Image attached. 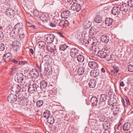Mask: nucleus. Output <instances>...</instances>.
Segmentation results:
<instances>
[{
	"instance_id": "nucleus-1",
	"label": "nucleus",
	"mask_w": 133,
	"mask_h": 133,
	"mask_svg": "<svg viewBox=\"0 0 133 133\" xmlns=\"http://www.w3.org/2000/svg\"><path fill=\"white\" fill-rule=\"evenodd\" d=\"M120 8H119L117 6L114 7L111 10L112 14L114 15H117V17L122 18V13L120 11Z\"/></svg>"
},
{
	"instance_id": "nucleus-2",
	"label": "nucleus",
	"mask_w": 133,
	"mask_h": 133,
	"mask_svg": "<svg viewBox=\"0 0 133 133\" xmlns=\"http://www.w3.org/2000/svg\"><path fill=\"white\" fill-rule=\"evenodd\" d=\"M17 96L16 95L11 94L8 96V100L10 103H14L17 101Z\"/></svg>"
},
{
	"instance_id": "nucleus-3",
	"label": "nucleus",
	"mask_w": 133,
	"mask_h": 133,
	"mask_svg": "<svg viewBox=\"0 0 133 133\" xmlns=\"http://www.w3.org/2000/svg\"><path fill=\"white\" fill-rule=\"evenodd\" d=\"M54 38L55 36L53 34H48L46 35V37L45 38V41L48 43H51L53 42Z\"/></svg>"
},
{
	"instance_id": "nucleus-4",
	"label": "nucleus",
	"mask_w": 133,
	"mask_h": 133,
	"mask_svg": "<svg viewBox=\"0 0 133 133\" xmlns=\"http://www.w3.org/2000/svg\"><path fill=\"white\" fill-rule=\"evenodd\" d=\"M21 84L20 85H14L11 88V89L12 91L15 92L16 94H18L21 90Z\"/></svg>"
},
{
	"instance_id": "nucleus-5",
	"label": "nucleus",
	"mask_w": 133,
	"mask_h": 133,
	"mask_svg": "<svg viewBox=\"0 0 133 133\" xmlns=\"http://www.w3.org/2000/svg\"><path fill=\"white\" fill-rule=\"evenodd\" d=\"M5 14L8 16L13 17L15 15V12L11 8H8L6 10Z\"/></svg>"
},
{
	"instance_id": "nucleus-6",
	"label": "nucleus",
	"mask_w": 133,
	"mask_h": 133,
	"mask_svg": "<svg viewBox=\"0 0 133 133\" xmlns=\"http://www.w3.org/2000/svg\"><path fill=\"white\" fill-rule=\"evenodd\" d=\"M19 32L18 30L15 29L13 30L10 34V36L13 39H16L18 37V36L19 35Z\"/></svg>"
},
{
	"instance_id": "nucleus-7",
	"label": "nucleus",
	"mask_w": 133,
	"mask_h": 133,
	"mask_svg": "<svg viewBox=\"0 0 133 133\" xmlns=\"http://www.w3.org/2000/svg\"><path fill=\"white\" fill-rule=\"evenodd\" d=\"M37 90L36 84L33 83L29 85L28 88V92L31 93H34Z\"/></svg>"
},
{
	"instance_id": "nucleus-8",
	"label": "nucleus",
	"mask_w": 133,
	"mask_h": 133,
	"mask_svg": "<svg viewBox=\"0 0 133 133\" xmlns=\"http://www.w3.org/2000/svg\"><path fill=\"white\" fill-rule=\"evenodd\" d=\"M81 8V7L80 5L77 3H74L71 6V10L76 11H79Z\"/></svg>"
},
{
	"instance_id": "nucleus-9",
	"label": "nucleus",
	"mask_w": 133,
	"mask_h": 133,
	"mask_svg": "<svg viewBox=\"0 0 133 133\" xmlns=\"http://www.w3.org/2000/svg\"><path fill=\"white\" fill-rule=\"evenodd\" d=\"M15 29L18 30L19 32L23 31V25L22 23H18L14 26Z\"/></svg>"
},
{
	"instance_id": "nucleus-10",
	"label": "nucleus",
	"mask_w": 133,
	"mask_h": 133,
	"mask_svg": "<svg viewBox=\"0 0 133 133\" xmlns=\"http://www.w3.org/2000/svg\"><path fill=\"white\" fill-rule=\"evenodd\" d=\"M99 71L98 69L92 70L90 72L91 76L93 77H96L98 76L99 74Z\"/></svg>"
},
{
	"instance_id": "nucleus-11",
	"label": "nucleus",
	"mask_w": 133,
	"mask_h": 133,
	"mask_svg": "<svg viewBox=\"0 0 133 133\" xmlns=\"http://www.w3.org/2000/svg\"><path fill=\"white\" fill-rule=\"evenodd\" d=\"M89 66L91 69H95L98 66L97 63L95 61L89 62L88 63Z\"/></svg>"
},
{
	"instance_id": "nucleus-12",
	"label": "nucleus",
	"mask_w": 133,
	"mask_h": 133,
	"mask_svg": "<svg viewBox=\"0 0 133 133\" xmlns=\"http://www.w3.org/2000/svg\"><path fill=\"white\" fill-rule=\"evenodd\" d=\"M98 32L97 30V27L96 26L91 28L89 31V34L91 35H93L97 33L98 34Z\"/></svg>"
},
{
	"instance_id": "nucleus-13",
	"label": "nucleus",
	"mask_w": 133,
	"mask_h": 133,
	"mask_svg": "<svg viewBox=\"0 0 133 133\" xmlns=\"http://www.w3.org/2000/svg\"><path fill=\"white\" fill-rule=\"evenodd\" d=\"M79 52L77 49L73 47L70 51V54L71 56L72 57L74 55L77 56L79 55Z\"/></svg>"
},
{
	"instance_id": "nucleus-14",
	"label": "nucleus",
	"mask_w": 133,
	"mask_h": 133,
	"mask_svg": "<svg viewBox=\"0 0 133 133\" xmlns=\"http://www.w3.org/2000/svg\"><path fill=\"white\" fill-rule=\"evenodd\" d=\"M18 100L20 102V103L22 105H24L26 100V98L24 97H21V96H18Z\"/></svg>"
},
{
	"instance_id": "nucleus-15",
	"label": "nucleus",
	"mask_w": 133,
	"mask_h": 133,
	"mask_svg": "<svg viewBox=\"0 0 133 133\" xmlns=\"http://www.w3.org/2000/svg\"><path fill=\"white\" fill-rule=\"evenodd\" d=\"M113 70H111V73L112 75L115 76L116 75L117 73L119 71V68L117 66L114 65L113 66Z\"/></svg>"
},
{
	"instance_id": "nucleus-16",
	"label": "nucleus",
	"mask_w": 133,
	"mask_h": 133,
	"mask_svg": "<svg viewBox=\"0 0 133 133\" xmlns=\"http://www.w3.org/2000/svg\"><path fill=\"white\" fill-rule=\"evenodd\" d=\"M17 80L18 82H22L24 79V75L23 74L18 73L17 74Z\"/></svg>"
},
{
	"instance_id": "nucleus-17",
	"label": "nucleus",
	"mask_w": 133,
	"mask_h": 133,
	"mask_svg": "<svg viewBox=\"0 0 133 133\" xmlns=\"http://www.w3.org/2000/svg\"><path fill=\"white\" fill-rule=\"evenodd\" d=\"M120 9L121 11H122L126 12L129 10V6L128 4H122L121 6Z\"/></svg>"
},
{
	"instance_id": "nucleus-18",
	"label": "nucleus",
	"mask_w": 133,
	"mask_h": 133,
	"mask_svg": "<svg viewBox=\"0 0 133 133\" xmlns=\"http://www.w3.org/2000/svg\"><path fill=\"white\" fill-rule=\"evenodd\" d=\"M98 99L95 97H92L91 99V102L94 106H96L98 103Z\"/></svg>"
},
{
	"instance_id": "nucleus-19",
	"label": "nucleus",
	"mask_w": 133,
	"mask_h": 133,
	"mask_svg": "<svg viewBox=\"0 0 133 133\" xmlns=\"http://www.w3.org/2000/svg\"><path fill=\"white\" fill-rule=\"evenodd\" d=\"M46 45L47 50L51 53H54L55 50L53 48V45L52 44H48Z\"/></svg>"
},
{
	"instance_id": "nucleus-20",
	"label": "nucleus",
	"mask_w": 133,
	"mask_h": 133,
	"mask_svg": "<svg viewBox=\"0 0 133 133\" xmlns=\"http://www.w3.org/2000/svg\"><path fill=\"white\" fill-rule=\"evenodd\" d=\"M116 103V99L114 97L110 98L108 101V104L110 105L113 106V105Z\"/></svg>"
},
{
	"instance_id": "nucleus-21",
	"label": "nucleus",
	"mask_w": 133,
	"mask_h": 133,
	"mask_svg": "<svg viewBox=\"0 0 133 133\" xmlns=\"http://www.w3.org/2000/svg\"><path fill=\"white\" fill-rule=\"evenodd\" d=\"M101 41L105 43H107L109 41V37L106 35H104L101 36Z\"/></svg>"
},
{
	"instance_id": "nucleus-22",
	"label": "nucleus",
	"mask_w": 133,
	"mask_h": 133,
	"mask_svg": "<svg viewBox=\"0 0 133 133\" xmlns=\"http://www.w3.org/2000/svg\"><path fill=\"white\" fill-rule=\"evenodd\" d=\"M30 74L32 77H34L35 78L37 77V76L38 75V73L36 70L35 69H33L29 72Z\"/></svg>"
},
{
	"instance_id": "nucleus-23",
	"label": "nucleus",
	"mask_w": 133,
	"mask_h": 133,
	"mask_svg": "<svg viewBox=\"0 0 133 133\" xmlns=\"http://www.w3.org/2000/svg\"><path fill=\"white\" fill-rule=\"evenodd\" d=\"M98 55L100 58H104L106 57L107 54L105 52L102 50L98 52Z\"/></svg>"
},
{
	"instance_id": "nucleus-24",
	"label": "nucleus",
	"mask_w": 133,
	"mask_h": 133,
	"mask_svg": "<svg viewBox=\"0 0 133 133\" xmlns=\"http://www.w3.org/2000/svg\"><path fill=\"white\" fill-rule=\"evenodd\" d=\"M70 14L68 11H64L62 13L61 16L62 17L67 18L69 17Z\"/></svg>"
},
{
	"instance_id": "nucleus-25",
	"label": "nucleus",
	"mask_w": 133,
	"mask_h": 133,
	"mask_svg": "<svg viewBox=\"0 0 133 133\" xmlns=\"http://www.w3.org/2000/svg\"><path fill=\"white\" fill-rule=\"evenodd\" d=\"M105 22L106 26H108L111 25L112 23V19L111 18H107Z\"/></svg>"
},
{
	"instance_id": "nucleus-26",
	"label": "nucleus",
	"mask_w": 133,
	"mask_h": 133,
	"mask_svg": "<svg viewBox=\"0 0 133 133\" xmlns=\"http://www.w3.org/2000/svg\"><path fill=\"white\" fill-rule=\"evenodd\" d=\"M103 127L104 129L106 130H110L109 129L110 124V123L107 122H105L102 124Z\"/></svg>"
},
{
	"instance_id": "nucleus-27",
	"label": "nucleus",
	"mask_w": 133,
	"mask_h": 133,
	"mask_svg": "<svg viewBox=\"0 0 133 133\" xmlns=\"http://www.w3.org/2000/svg\"><path fill=\"white\" fill-rule=\"evenodd\" d=\"M41 88L42 89H45L47 86V82L45 81H42L40 83Z\"/></svg>"
},
{
	"instance_id": "nucleus-28",
	"label": "nucleus",
	"mask_w": 133,
	"mask_h": 133,
	"mask_svg": "<svg viewBox=\"0 0 133 133\" xmlns=\"http://www.w3.org/2000/svg\"><path fill=\"white\" fill-rule=\"evenodd\" d=\"M131 127L130 124L129 123H125L123 125V129L124 131H128Z\"/></svg>"
},
{
	"instance_id": "nucleus-29",
	"label": "nucleus",
	"mask_w": 133,
	"mask_h": 133,
	"mask_svg": "<svg viewBox=\"0 0 133 133\" xmlns=\"http://www.w3.org/2000/svg\"><path fill=\"white\" fill-rule=\"evenodd\" d=\"M44 73L46 75H49L51 73V67L50 66L49 67H47L45 68L44 70Z\"/></svg>"
},
{
	"instance_id": "nucleus-30",
	"label": "nucleus",
	"mask_w": 133,
	"mask_h": 133,
	"mask_svg": "<svg viewBox=\"0 0 133 133\" xmlns=\"http://www.w3.org/2000/svg\"><path fill=\"white\" fill-rule=\"evenodd\" d=\"M111 111L114 115H117L119 113L118 108L116 106H113L111 107Z\"/></svg>"
},
{
	"instance_id": "nucleus-31",
	"label": "nucleus",
	"mask_w": 133,
	"mask_h": 133,
	"mask_svg": "<svg viewBox=\"0 0 133 133\" xmlns=\"http://www.w3.org/2000/svg\"><path fill=\"white\" fill-rule=\"evenodd\" d=\"M102 20V17L99 15L97 16L94 18V21L97 23H101Z\"/></svg>"
},
{
	"instance_id": "nucleus-32",
	"label": "nucleus",
	"mask_w": 133,
	"mask_h": 133,
	"mask_svg": "<svg viewBox=\"0 0 133 133\" xmlns=\"http://www.w3.org/2000/svg\"><path fill=\"white\" fill-rule=\"evenodd\" d=\"M88 85L90 88H94L96 85L95 81L93 79H91Z\"/></svg>"
},
{
	"instance_id": "nucleus-33",
	"label": "nucleus",
	"mask_w": 133,
	"mask_h": 133,
	"mask_svg": "<svg viewBox=\"0 0 133 133\" xmlns=\"http://www.w3.org/2000/svg\"><path fill=\"white\" fill-rule=\"evenodd\" d=\"M46 118L47 119V122L49 124H51L54 123L55 120L51 116H49Z\"/></svg>"
},
{
	"instance_id": "nucleus-34",
	"label": "nucleus",
	"mask_w": 133,
	"mask_h": 133,
	"mask_svg": "<svg viewBox=\"0 0 133 133\" xmlns=\"http://www.w3.org/2000/svg\"><path fill=\"white\" fill-rule=\"evenodd\" d=\"M84 71V67H81L78 68L77 72L79 75H82Z\"/></svg>"
},
{
	"instance_id": "nucleus-35",
	"label": "nucleus",
	"mask_w": 133,
	"mask_h": 133,
	"mask_svg": "<svg viewBox=\"0 0 133 133\" xmlns=\"http://www.w3.org/2000/svg\"><path fill=\"white\" fill-rule=\"evenodd\" d=\"M107 96L106 95L104 94H102L100 96V97L99 99L100 101L105 102L107 99Z\"/></svg>"
},
{
	"instance_id": "nucleus-36",
	"label": "nucleus",
	"mask_w": 133,
	"mask_h": 133,
	"mask_svg": "<svg viewBox=\"0 0 133 133\" xmlns=\"http://www.w3.org/2000/svg\"><path fill=\"white\" fill-rule=\"evenodd\" d=\"M78 61L80 62H82L84 61V57L83 56L81 55H78L77 56Z\"/></svg>"
},
{
	"instance_id": "nucleus-37",
	"label": "nucleus",
	"mask_w": 133,
	"mask_h": 133,
	"mask_svg": "<svg viewBox=\"0 0 133 133\" xmlns=\"http://www.w3.org/2000/svg\"><path fill=\"white\" fill-rule=\"evenodd\" d=\"M38 44L39 47L40 48H44L45 47V45H46L44 42L42 41L39 42L38 43Z\"/></svg>"
},
{
	"instance_id": "nucleus-38",
	"label": "nucleus",
	"mask_w": 133,
	"mask_h": 133,
	"mask_svg": "<svg viewBox=\"0 0 133 133\" xmlns=\"http://www.w3.org/2000/svg\"><path fill=\"white\" fill-rule=\"evenodd\" d=\"M91 23L90 22L87 21L84 24V28L85 29H88L91 26Z\"/></svg>"
},
{
	"instance_id": "nucleus-39",
	"label": "nucleus",
	"mask_w": 133,
	"mask_h": 133,
	"mask_svg": "<svg viewBox=\"0 0 133 133\" xmlns=\"http://www.w3.org/2000/svg\"><path fill=\"white\" fill-rule=\"evenodd\" d=\"M17 70L18 69L17 68H12L10 70L11 75H15L17 71Z\"/></svg>"
},
{
	"instance_id": "nucleus-40",
	"label": "nucleus",
	"mask_w": 133,
	"mask_h": 133,
	"mask_svg": "<svg viewBox=\"0 0 133 133\" xmlns=\"http://www.w3.org/2000/svg\"><path fill=\"white\" fill-rule=\"evenodd\" d=\"M43 59L47 63H49V61L50 60V56L49 55H46L43 57Z\"/></svg>"
},
{
	"instance_id": "nucleus-41",
	"label": "nucleus",
	"mask_w": 133,
	"mask_h": 133,
	"mask_svg": "<svg viewBox=\"0 0 133 133\" xmlns=\"http://www.w3.org/2000/svg\"><path fill=\"white\" fill-rule=\"evenodd\" d=\"M43 103V101L42 100H39L37 101L36 103L37 106L38 107H40L42 106Z\"/></svg>"
},
{
	"instance_id": "nucleus-42",
	"label": "nucleus",
	"mask_w": 133,
	"mask_h": 133,
	"mask_svg": "<svg viewBox=\"0 0 133 133\" xmlns=\"http://www.w3.org/2000/svg\"><path fill=\"white\" fill-rule=\"evenodd\" d=\"M67 45L65 44L60 46L59 49L61 50L64 51L66 49Z\"/></svg>"
},
{
	"instance_id": "nucleus-43",
	"label": "nucleus",
	"mask_w": 133,
	"mask_h": 133,
	"mask_svg": "<svg viewBox=\"0 0 133 133\" xmlns=\"http://www.w3.org/2000/svg\"><path fill=\"white\" fill-rule=\"evenodd\" d=\"M122 102L123 105L125 107L127 106L128 105H129L130 104L129 100H127L126 101H124V100L123 101L122 100Z\"/></svg>"
},
{
	"instance_id": "nucleus-44",
	"label": "nucleus",
	"mask_w": 133,
	"mask_h": 133,
	"mask_svg": "<svg viewBox=\"0 0 133 133\" xmlns=\"http://www.w3.org/2000/svg\"><path fill=\"white\" fill-rule=\"evenodd\" d=\"M94 40L93 38H90L88 39V44L90 45L94 44L95 43Z\"/></svg>"
},
{
	"instance_id": "nucleus-45",
	"label": "nucleus",
	"mask_w": 133,
	"mask_h": 133,
	"mask_svg": "<svg viewBox=\"0 0 133 133\" xmlns=\"http://www.w3.org/2000/svg\"><path fill=\"white\" fill-rule=\"evenodd\" d=\"M12 58V57H3V59L5 62H8L10 61Z\"/></svg>"
},
{
	"instance_id": "nucleus-46",
	"label": "nucleus",
	"mask_w": 133,
	"mask_h": 133,
	"mask_svg": "<svg viewBox=\"0 0 133 133\" xmlns=\"http://www.w3.org/2000/svg\"><path fill=\"white\" fill-rule=\"evenodd\" d=\"M50 112L48 110H46L44 112V113L43 115H44L45 114V115H44V117L45 118H47L48 116H50L49 115L50 114Z\"/></svg>"
},
{
	"instance_id": "nucleus-47",
	"label": "nucleus",
	"mask_w": 133,
	"mask_h": 133,
	"mask_svg": "<svg viewBox=\"0 0 133 133\" xmlns=\"http://www.w3.org/2000/svg\"><path fill=\"white\" fill-rule=\"evenodd\" d=\"M67 48L66 49L68 50H70V51L72 50L73 47L74 46L72 44H68L67 45Z\"/></svg>"
},
{
	"instance_id": "nucleus-48",
	"label": "nucleus",
	"mask_w": 133,
	"mask_h": 133,
	"mask_svg": "<svg viewBox=\"0 0 133 133\" xmlns=\"http://www.w3.org/2000/svg\"><path fill=\"white\" fill-rule=\"evenodd\" d=\"M20 32H21L20 33H19V35H18V36H19V38L23 39L24 38L25 36L23 31H21Z\"/></svg>"
},
{
	"instance_id": "nucleus-49",
	"label": "nucleus",
	"mask_w": 133,
	"mask_h": 133,
	"mask_svg": "<svg viewBox=\"0 0 133 133\" xmlns=\"http://www.w3.org/2000/svg\"><path fill=\"white\" fill-rule=\"evenodd\" d=\"M57 21V20L55 19L54 20V23L53 22H50L49 23V25L52 27H55L56 26V23H55V22Z\"/></svg>"
},
{
	"instance_id": "nucleus-50",
	"label": "nucleus",
	"mask_w": 133,
	"mask_h": 133,
	"mask_svg": "<svg viewBox=\"0 0 133 133\" xmlns=\"http://www.w3.org/2000/svg\"><path fill=\"white\" fill-rule=\"evenodd\" d=\"M103 11L105 14H108L109 12V9L108 7H105L104 8Z\"/></svg>"
},
{
	"instance_id": "nucleus-51",
	"label": "nucleus",
	"mask_w": 133,
	"mask_h": 133,
	"mask_svg": "<svg viewBox=\"0 0 133 133\" xmlns=\"http://www.w3.org/2000/svg\"><path fill=\"white\" fill-rule=\"evenodd\" d=\"M128 5L131 7H133V0H130L128 2Z\"/></svg>"
},
{
	"instance_id": "nucleus-52",
	"label": "nucleus",
	"mask_w": 133,
	"mask_h": 133,
	"mask_svg": "<svg viewBox=\"0 0 133 133\" xmlns=\"http://www.w3.org/2000/svg\"><path fill=\"white\" fill-rule=\"evenodd\" d=\"M5 48V46L3 43L0 44V51H3Z\"/></svg>"
},
{
	"instance_id": "nucleus-53",
	"label": "nucleus",
	"mask_w": 133,
	"mask_h": 133,
	"mask_svg": "<svg viewBox=\"0 0 133 133\" xmlns=\"http://www.w3.org/2000/svg\"><path fill=\"white\" fill-rule=\"evenodd\" d=\"M64 22L63 23V27H66L69 24V22L68 21L64 19Z\"/></svg>"
},
{
	"instance_id": "nucleus-54",
	"label": "nucleus",
	"mask_w": 133,
	"mask_h": 133,
	"mask_svg": "<svg viewBox=\"0 0 133 133\" xmlns=\"http://www.w3.org/2000/svg\"><path fill=\"white\" fill-rule=\"evenodd\" d=\"M128 70L130 71H133V65H129L128 66Z\"/></svg>"
},
{
	"instance_id": "nucleus-55",
	"label": "nucleus",
	"mask_w": 133,
	"mask_h": 133,
	"mask_svg": "<svg viewBox=\"0 0 133 133\" xmlns=\"http://www.w3.org/2000/svg\"><path fill=\"white\" fill-rule=\"evenodd\" d=\"M12 57V55L9 52L6 53L4 55L3 57Z\"/></svg>"
},
{
	"instance_id": "nucleus-56",
	"label": "nucleus",
	"mask_w": 133,
	"mask_h": 133,
	"mask_svg": "<svg viewBox=\"0 0 133 133\" xmlns=\"http://www.w3.org/2000/svg\"><path fill=\"white\" fill-rule=\"evenodd\" d=\"M64 22V20L63 19L60 21L59 23V25L60 26L63 27V23Z\"/></svg>"
},
{
	"instance_id": "nucleus-57",
	"label": "nucleus",
	"mask_w": 133,
	"mask_h": 133,
	"mask_svg": "<svg viewBox=\"0 0 133 133\" xmlns=\"http://www.w3.org/2000/svg\"><path fill=\"white\" fill-rule=\"evenodd\" d=\"M4 35L2 31H0V40H1L3 38Z\"/></svg>"
},
{
	"instance_id": "nucleus-58",
	"label": "nucleus",
	"mask_w": 133,
	"mask_h": 133,
	"mask_svg": "<svg viewBox=\"0 0 133 133\" xmlns=\"http://www.w3.org/2000/svg\"><path fill=\"white\" fill-rule=\"evenodd\" d=\"M105 58L106 60L108 61H109L111 59V57L110 55H107L106 56Z\"/></svg>"
},
{
	"instance_id": "nucleus-59",
	"label": "nucleus",
	"mask_w": 133,
	"mask_h": 133,
	"mask_svg": "<svg viewBox=\"0 0 133 133\" xmlns=\"http://www.w3.org/2000/svg\"><path fill=\"white\" fill-rule=\"evenodd\" d=\"M14 0H10L9 1L8 3H9V5L10 6L12 5L14 2Z\"/></svg>"
},
{
	"instance_id": "nucleus-60",
	"label": "nucleus",
	"mask_w": 133,
	"mask_h": 133,
	"mask_svg": "<svg viewBox=\"0 0 133 133\" xmlns=\"http://www.w3.org/2000/svg\"><path fill=\"white\" fill-rule=\"evenodd\" d=\"M77 1V0H68L67 1L70 3L72 2L74 3H75V2H76Z\"/></svg>"
},
{
	"instance_id": "nucleus-61",
	"label": "nucleus",
	"mask_w": 133,
	"mask_h": 133,
	"mask_svg": "<svg viewBox=\"0 0 133 133\" xmlns=\"http://www.w3.org/2000/svg\"><path fill=\"white\" fill-rule=\"evenodd\" d=\"M83 43H84V44H88V39L87 40L86 39H83Z\"/></svg>"
},
{
	"instance_id": "nucleus-62",
	"label": "nucleus",
	"mask_w": 133,
	"mask_h": 133,
	"mask_svg": "<svg viewBox=\"0 0 133 133\" xmlns=\"http://www.w3.org/2000/svg\"><path fill=\"white\" fill-rule=\"evenodd\" d=\"M127 100H129V99L126 96H124L123 97V98L122 99V100H123L124 101H126Z\"/></svg>"
},
{
	"instance_id": "nucleus-63",
	"label": "nucleus",
	"mask_w": 133,
	"mask_h": 133,
	"mask_svg": "<svg viewBox=\"0 0 133 133\" xmlns=\"http://www.w3.org/2000/svg\"><path fill=\"white\" fill-rule=\"evenodd\" d=\"M12 62L14 63L17 64L18 63V61H16L15 59H13L11 60Z\"/></svg>"
},
{
	"instance_id": "nucleus-64",
	"label": "nucleus",
	"mask_w": 133,
	"mask_h": 133,
	"mask_svg": "<svg viewBox=\"0 0 133 133\" xmlns=\"http://www.w3.org/2000/svg\"><path fill=\"white\" fill-rule=\"evenodd\" d=\"M110 130H105L103 133H110Z\"/></svg>"
}]
</instances>
